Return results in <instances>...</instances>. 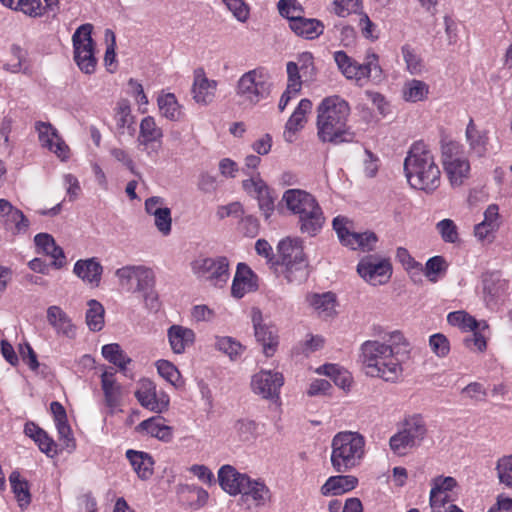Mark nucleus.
<instances>
[{"label": "nucleus", "mask_w": 512, "mask_h": 512, "mask_svg": "<svg viewBox=\"0 0 512 512\" xmlns=\"http://www.w3.org/2000/svg\"><path fill=\"white\" fill-rule=\"evenodd\" d=\"M316 112L317 136L321 142L339 145L354 141L355 133L348 125L350 106L346 100L337 95L328 96L320 102Z\"/></svg>", "instance_id": "f257e3e1"}, {"label": "nucleus", "mask_w": 512, "mask_h": 512, "mask_svg": "<svg viewBox=\"0 0 512 512\" xmlns=\"http://www.w3.org/2000/svg\"><path fill=\"white\" fill-rule=\"evenodd\" d=\"M404 172L409 185L427 194L435 192L441 184V171L430 148L415 142L404 160Z\"/></svg>", "instance_id": "f03ea898"}, {"label": "nucleus", "mask_w": 512, "mask_h": 512, "mask_svg": "<svg viewBox=\"0 0 512 512\" xmlns=\"http://www.w3.org/2000/svg\"><path fill=\"white\" fill-rule=\"evenodd\" d=\"M359 361L365 374L386 382H396L403 367L392 346L380 340L364 341L359 349Z\"/></svg>", "instance_id": "7ed1b4c3"}, {"label": "nucleus", "mask_w": 512, "mask_h": 512, "mask_svg": "<svg viewBox=\"0 0 512 512\" xmlns=\"http://www.w3.org/2000/svg\"><path fill=\"white\" fill-rule=\"evenodd\" d=\"M287 210L298 218L299 229L309 236H316L323 228L324 212L311 193L302 189H288L282 195Z\"/></svg>", "instance_id": "20e7f679"}, {"label": "nucleus", "mask_w": 512, "mask_h": 512, "mask_svg": "<svg viewBox=\"0 0 512 512\" xmlns=\"http://www.w3.org/2000/svg\"><path fill=\"white\" fill-rule=\"evenodd\" d=\"M365 438L359 432L342 431L332 439L331 463L337 472L358 466L365 455Z\"/></svg>", "instance_id": "39448f33"}, {"label": "nucleus", "mask_w": 512, "mask_h": 512, "mask_svg": "<svg viewBox=\"0 0 512 512\" xmlns=\"http://www.w3.org/2000/svg\"><path fill=\"white\" fill-rule=\"evenodd\" d=\"M441 162L452 188H460L470 179L471 163L462 143L453 140L442 141Z\"/></svg>", "instance_id": "423d86ee"}, {"label": "nucleus", "mask_w": 512, "mask_h": 512, "mask_svg": "<svg viewBox=\"0 0 512 512\" xmlns=\"http://www.w3.org/2000/svg\"><path fill=\"white\" fill-rule=\"evenodd\" d=\"M271 89L269 71L264 67H256L240 76L236 83L235 94L242 105L254 107L269 97Z\"/></svg>", "instance_id": "0eeeda50"}, {"label": "nucleus", "mask_w": 512, "mask_h": 512, "mask_svg": "<svg viewBox=\"0 0 512 512\" xmlns=\"http://www.w3.org/2000/svg\"><path fill=\"white\" fill-rule=\"evenodd\" d=\"M333 57L341 73L360 86L366 84L371 77H380L382 74L379 56L373 49L366 51L363 63L357 62L344 51L334 52Z\"/></svg>", "instance_id": "6e6552de"}, {"label": "nucleus", "mask_w": 512, "mask_h": 512, "mask_svg": "<svg viewBox=\"0 0 512 512\" xmlns=\"http://www.w3.org/2000/svg\"><path fill=\"white\" fill-rule=\"evenodd\" d=\"M281 263L285 267V278L289 282L301 283L308 277V265L298 239H284L278 244Z\"/></svg>", "instance_id": "1a4fd4ad"}, {"label": "nucleus", "mask_w": 512, "mask_h": 512, "mask_svg": "<svg viewBox=\"0 0 512 512\" xmlns=\"http://www.w3.org/2000/svg\"><path fill=\"white\" fill-rule=\"evenodd\" d=\"M119 287L127 293H141L155 285L153 270L145 265H125L115 271Z\"/></svg>", "instance_id": "9d476101"}, {"label": "nucleus", "mask_w": 512, "mask_h": 512, "mask_svg": "<svg viewBox=\"0 0 512 512\" xmlns=\"http://www.w3.org/2000/svg\"><path fill=\"white\" fill-rule=\"evenodd\" d=\"M92 25L79 26L72 36L74 60L79 69L85 74H92L96 70L94 42L92 39Z\"/></svg>", "instance_id": "9b49d317"}, {"label": "nucleus", "mask_w": 512, "mask_h": 512, "mask_svg": "<svg viewBox=\"0 0 512 512\" xmlns=\"http://www.w3.org/2000/svg\"><path fill=\"white\" fill-rule=\"evenodd\" d=\"M193 273L211 286L222 288L229 278V261L226 257L200 258L191 264Z\"/></svg>", "instance_id": "f8f14e48"}, {"label": "nucleus", "mask_w": 512, "mask_h": 512, "mask_svg": "<svg viewBox=\"0 0 512 512\" xmlns=\"http://www.w3.org/2000/svg\"><path fill=\"white\" fill-rule=\"evenodd\" d=\"M332 225L341 244L352 250L371 251L378 242L377 235L372 231L361 233L351 231L352 223L344 216L335 217Z\"/></svg>", "instance_id": "ddd939ff"}, {"label": "nucleus", "mask_w": 512, "mask_h": 512, "mask_svg": "<svg viewBox=\"0 0 512 512\" xmlns=\"http://www.w3.org/2000/svg\"><path fill=\"white\" fill-rule=\"evenodd\" d=\"M357 272L370 285L379 286L391 278L392 265L387 258L380 255H367L359 261Z\"/></svg>", "instance_id": "4468645a"}, {"label": "nucleus", "mask_w": 512, "mask_h": 512, "mask_svg": "<svg viewBox=\"0 0 512 512\" xmlns=\"http://www.w3.org/2000/svg\"><path fill=\"white\" fill-rule=\"evenodd\" d=\"M135 397L142 407L155 413L166 411L170 403L168 394L164 391H157L156 385L149 379L139 382Z\"/></svg>", "instance_id": "2eb2a0df"}, {"label": "nucleus", "mask_w": 512, "mask_h": 512, "mask_svg": "<svg viewBox=\"0 0 512 512\" xmlns=\"http://www.w3.org/2000/svg\"><path fill=\"white\" fill-rule=\"evenodd\" d=\"M242 187L244 191L257 199L258 206L265 219L274 212V198L271 196L270 188L267 183L262 179L260 173H253L250 178L243 180Z\"/></svg>", "instance_id": "dca6fc26"}, {"label": "nucleus", "mask_w": 512, "mask_h": 512, "mask_svg": "<svg viewBox=\"0 0 512 512\" xmlns=\"http://www.w3.org/2000/svg\"><path fill=\"white\" fill-rule=\"evenodd\" d=\"M251 319L254 327L255 337L263 346V352L271 357L278 346V330L275 325L266 323L260 309L253 308Z\"/></svg>", "instance_id": "f3484780"}, {"label": "nucleus", "mask_w": 512, "mask_h": 512, "mask_svg": "<svg viewBox=\"0 0 512 512\" xmlns=\"http://www.w3.org/2000/svg\"><path fill=\"white\" fill-rule=\"evenodd\" d=\"M284 384V377L280 372L261 370L253 375L251 380L252 391L264 399H278L280 389Z\"/></svg>", "instance_id": "a211bd4d"}, {"label": "nucleus", "mask_w": 512, "mask_h": 512, "mask_svg": "<svg viewBox=\"0 0 512 512\" xmlns=\"http://www.w3.org/2000/svg\"><path fill=\"white\" fill-rule=\"evenodd\" d=\"M35 130L42 147L47 148L62 161L69 158V147L51 123L38 121L35 123Z\"/></svg>", "instance_id": "6ab92c4d"}, {"label": "nucleus", "mask_w": 512, "mask_h": 512, "mask_svg": "<svg viewBox=\"0 0 512 512\" xmlns=\"http://www.w3.org/2000/svg\"><path fill=\"white\" fill-rule=\"evenodd\" d=\"M218 82L209 79L203 69L194 71V79L191 88L193 100L200 105H209L214 101Z\"/></svg>", "instance_id": "aec40b11"}, {"label": "nucleus", "mask_w": 512, "mask_h": 512, "mask_svg": "<svg viewBox=\"0 0 512 512\" xmlns=\"http://www.w3.org/2000/svg\"><path fill=\"white\" fill-rule=\"evenodd\" d=\"M457 486V481L450 476H438L432 480L429 502L433 510H440L446 504L451 503L452 490Z\"/></svg>", "instance_id": "412c9836"}, {"label": "nucleus", "mask_w": 512, "mask_h": 512, "mask_svg": "<svg viewBox=\"0 0 512 512\" xmlns=\"http://www.w3.org/2000/svg\"><path fill=\"white\" fill-rule=\"evenodd\" d=\"M46 318L58 336L69 339L76 337V326L61 307L57 305L49 306L46 311Z\"/></svg>", "instance_id": "4be33fe9"}, {"label": "nucleus", "mask_w": 512, "mask_h": 512, "mask_svg": "<svg viewBox=\"0 0 512 512\" xmlns=\"http://www.w3.org/2000/svg\"><path fill=\"white\" fill-rule=\"evenodd\" d=\"M312 109V102L307 99H301L295 108L292 115L289 117L285 124V130L283 133L285 141L292 143L294 141L295 134L300 131L306 123V115Z\"/></svg>", "instance_id": "5701e85b"}, {"label": "nucleus", "mask_w": 512, "mask_h": 512, "mask_svg": "<svg viewBox=\"0 0 512 512\" xmlns=\"http://www.w3.org/2000/svg\"><path fill=\"white\" fill-rule=\"evenodd\" d=\"M73 272L83 282L97 287L101 281L103 267L97 258L92 257L76 261Z\"/></svg>", "instance_id": "b1692460"}, {"label": "nucleus", "mask_w": 512, "mask_h": 512, "mask_svg": "<svg viewBox=\"0 0 512 512\" xmlns=\"http://www.w3.org/2000/svg\"><path fill=\"white\" fill-rule=\"evenodd\" d=\"M217 476L220 487L231 496L240 494L242 483L245 482L244 478L248 477L247 474L238 472L235 467L229 464L221 466Z\"/></svg>", "instance_id": "393cba45"}, {"label": "nucleus", "mask_w": 512, "mask_h": 512, "mask_svg": "<svg viewBox=\"0 0 512 512\" xmlns=\"http://www.w3.org/2000/svg\"><path fill=\"white\" fill-rule=\"evenodd\" d=\"M240 494L250 498L256 506H265L271 500V491L261 479L244 478Z\"/></svg>", "instance_id": "a878e982"}, {"label": "nucleus", "mask_w": 512, "mask_h": 512, "mask_svg": "<svg viewBox=\"0 0 512 512\" xmlns=\"http://www.w3.org/2000/svg\"><path fill=\"white\" fill-rule=\"evenodd\" d=\"M167 338L173 353L182 354L188 347L193 345L195 332L191 328L174 324L168 328Z\"/></svg>", "instance_id": "bb28decb"}, {"label": "nucleus", "mask_w": 512, "mask_h": 512, "mask_svg": "<svg viewBox=\"0 0 512 512\" xmlns=\"http://www.w3.org/2000/svg\"><path fill=\"white\" fill-rule=\"evenodd\" d=\"M53 414L55 426L59 435V440L63 446L69 450L75 448V439L73 437L70 425L67 421V414L64 407L59 402H52L50 405Z\"/></svg>", "instance_id": "cd10ccee"}, {"label": "nucleus", "mask_w": 512, "mask_h": 512, "mask_svg": "<svg viewBox=\"0 0 512 512\" xmlns=\"http://www.w3.org/2000/svg\"><path fill=\"white\" fill-rule=\"evenodd\" d=\"M253 271L244 263L237 265V270L231 286V294L235 298H242L245 294L257 288Z\"/></svg>", "instance_id": "c85d7f7f"}, {"label": "nucleus", "mask_w": 512, "mask_h": 512, "mask_svg": "<svg viewBox=\"0 0 512 512\" xmlns=\"http://www.w3.org/2000/svg\"><path fill=\"white\" fill-rule=\"evenodd\" d=\"M500 227L499 207L496 204H490L484 211V219L474 227V235L484 241L493 236Z\"/></svg>", "instance_id": "c756f323"}, {"label": "nucleus", "mask_w": 512, "mask_h": 512, "mask_svg": "<svg viewBox=\"0 0 512 512\" xmlns=\"http://www.w3.org/2000/svg\"><path fill=\"white\" fill-rule=\"evenodd\" d=\"M465 139L470 151L478 157H484L488 151V131L480 130L470 119L465 130Z\"/></svg>", "instance_id": "7c9ffc66"}, {"label": "nucleus", "mask_w": 512, "mask_h": 512, "mask_svg": "<svg viewBox=\"0 0 512 512\" xmlns=\"http://www.w3.org/2000/svg\"><path fill=\"white\" fill-rule=\"evenodd\" d=\"M290 29L299 37L314 40L323 34L325 26L315 18H305L303 15L289 24Z\"/></svg>", "instance_id": "2f4dec72"}, {"label": "nucleus", "mask_w": 512, "mask_h": 512, "mask_svg": "<svg viewBox=\"0 0 512 512\" xmlns=\"http://www.w3.org/2000/svg\"><path fill=\"white\" fill-rule=\"evenodd\" d=\"M160 115L170 121L178 122L184 117L183 106L174 93L162 91L157 97Z\"/></svg>", "instance_id": "473e14b6"}, {"label": "nucleus", "mask_w": 512, "mask_h": 512, "mask_svg": "<svg viewBox=\"0 0 512 512\" xmlns=\"http://www.w3.org/2000/svg\"><path fill=\"white\" fill-rule=\"evenodd\" d=\"M137 431L145 432L163 442H169L173 438L172 428L165 424V420L161 416H153L143 420L138 424Z\"/></svg>", "instance_id": "72a5a7b5"}, {"label": "nucleus", "mask_w": 512, "mask_h": 512, "mask_svg": "<svg viewBox=\"0 0 512 512\" xmlns=\"http://www.w3.org/2000/svg\"><path fill=\"white\" fill-rule=\"evenodd\" d=\"M100 379L105 404L113 411L120 404L121 386L116 381L115 373L112 371L105 370Z\"/></svg>", "instance_id": "f704fd0d"}, {"label": "nucleus", "mask_w": 512, "mask_h": 512, "mask_svg": "<svg viewBox=\"0 0 512 512\" xmlns=\"http://www.w3.org/2000/svg\"><path fill=\"white\" fill-rule=\"evenodd\" d=\"M430 86L423 80L416 78L408 79L401 88V97L405 102L418 103L428 99Z\"/></svg>", "instance_id": "c9c22d12"}, {"label": "nucleus", "mask_w": 512, "mask_h": 512, "mask_svg": "<svg viewBox=\"0 0 512 512\" xmlns=\"http://www.w3.org/2000/svg\"><path fill=\"white\" fill-rule=\"evenodd\" d=\"M34 242L39 252L49 255L53 259L52 264L54 267L61 268L64 265V252L61 247L56 245L51 235L39 233L34 237Z\"/></svg>", "instance_id": "e433bc0d"}, {"label": "nucleus", "mask_w": 512, "mask_h": 512, "mask_svg": "<svg viewBox=\"0 0 512 512\" xmlns=\"http://www.w3.org/2000/svg\"><path fill=\"white\" fill-rule=\"evenodd\" d=\"M126 457L140 479L147 480L152 476L154 461L148 453L129 449Z\"/></svg>", "instance_id": "4c0bfd02"}, {"label": "nucleus", "mask_w": 512, "mask_h": 512, "mask_svg": "<svg viewBox=\"0 0 512 512\" xmlns=\"http://www.w3.org/2000/svg\"><path fill=\"white\" fill-rule=\"evenodd\" d=\"M358 483V479L351 475L331 476L321 487V493L324 496L341 495L353 490Z\"/></svg>", "instance_id": "58836bf2"}, {"label": "nucleus", "mask_w": 512, "mask_h": 512, "mask_svg": "<svg viewBox=\"0 0 512 512\" xmlns=\"http://www.w3.org/2000/svg\"><path fill=\"white\" fill-rule=\"evenodd\" d=\"M163 131L157 125L156 120L152 116L144 117L140 122V131L138 142L140 145L149 147L153 143H161Z\"/></svg>", "instance_id": "ea45409f"}, {"label": "nucleus", "mask_w": 512, "mask_h": 512, "mask_svg": "<svg viewBox=\"0 0 512 512\" xmlns=\"http://www.w3.org/2000/svg\"><path fill=\"white\" fill-rule=\"evenodd\" d=\"M400 429L416 447L421 444L427 433L425 421L420 415L405 418Z\"/></svg>", "instance_id": "a19ab883"}, {"label": "nucleus", "mask_w": 512, "mask_h": 512, "mask_svg": "<svg viewBox=\"0 0 512 512\" xmlns=\"http://www.w3.org/2000/svg\"><path fill=\"white\" fill-rule=\"evenodd\" d=\"M307 302L320 317L327 318L335 314L336 297L331 292L308 295Z\"/></svg>", "instance_id": "79ce46f5"}, {"label": "nucleus", "mask_w": 512, "mask_h": 512, "mask_svg": "<svg viewBox=\"0 0 512 512\" xmlns=\"http://www.w3.org/2000/svg\"><path fill=\"white\" fill-rule=\"evenodd\" d=\"M447 321L450 325L464 331L486 330L488 328L486 321H477L473 316L462 310L450 312Z\"/></svg>", "instance_id": "37998d69"}, {"label": "nucleus", "mask_w": 512, "mask_h": 512, "mask_svg": "<svg viewBox=\"0 0 512 512\" xmlns=\"http://www.w3.org/2000/svg\"><path fill=\"white\" fill-rule=\"evenodd\" d=\"M12 491L17 499L19 506L26 508L31 502V494L28 482L21 478L18 471H13L9 476Z\"/></svg>", "instance_id": "c03bdc74"}, {"label": "nucleus", "mask_w": 512, "mask_h": 512, "mask_svg": "<svg viewBox=\"0 0 512 512\" xmlns=\"http://www.w3.org/2000/svg\"><path fill=\"white\" fill-rule=\"evenodd\" d=\"M401 54L405 62L406 71L411 75H421L424 72L425 65L421 56L409 44L401 47Z\"/></svg>", "instance_id": "a18cd8bd"}, {"label": "nucleus", "mask_w": 512, "mask_h": 512, "mask_svg": "<svg viewBox=\"0 0 512 512\" xmlns=\"http://www.w3.org/2000/svg\"><path fill=\"white\" fill-rule=\"evenodd\" d=\"M101 352L102 356L107 361L117 366L121 371H124L127 365L131 362V358L127 356L117 343L104 345Z\"/></svg>", "instance_id": "49530a36"}, {"label": "nucleus", "mask_w": 512, "mask_h": 512, "mask_svg": "<svg viewBox=\"0 0 512 512\" xmlns=\"http://www.w3.org/2000/svg\"><path fill=\"white\" fill-rule=\"evenodd\" d=\"M104 307L97 300L88 301V309L86 311V324L91 331L97 332L104 327Z\"/></svg>", "instance_id": "de8ad7c7"}, {"label": "nucleus", "mask_w": 512, "mask_h": 512, "mask_svg": "<svg viewBox=\"0 0 512 512\" xmlns=\"http://www.w3.org/2000/svg\"><path fill=\"white\" fill-rule=\"evenodd\" d=\"M317 373L329 376L335 384L343 389L351 385V375L336 364H325L317 369Z\"/></svg>", "instance_id": "09e8293b"}, {"label": "nucleus", "mask_w": 512, "mask_h": 512, "mask_svg": "<svg viewBox=\"0 0 512 512\" xmlns=\"http://www.w3.org/2000/svg\"><path fill=\"white\" fill-rule=\"evenodd\" d=\"M215 347L231 360L238 359L245 350V347L238 340L230 336H217Z\"/></svg>", "instance_id": "8fccbe9b"}, {"label": "nucleus", "mask_w": 512, "mask_h": 512, "mask_svg": "<svg viewBox=\"0 0 512 512\" xmlns=\"http://www.w3.org/2000/svg\"><path fill=\"white\" fill-rule=\"evenodd\" d=\"M156 368L159 375L174 387L181 388L184 386V380L178 368L172 362L164 359L158 360Z\"/></svg>", "instance_id": "3c124183"}, {"label": "nucleus", "mask_w": 512, "mask_h": 512, "mask_svg": "<svg viewBox=\"0 0 512 512\" xmlns=\"http://www.w3.org/2000/svg\"><path fill=\"white\" fill-rule=\"evenodd\" d=\"M258 425L250 419H238L233 425V434L241 442L253 441L257 436Z\"/></svg>", "instance_id": "603ef678"}, {"label": "nucleus", "mask_w": 512, "mask_h": 512, "mask_svg": "<svg viewBox=\"0 0 512 512\" xmlns=\"http://www.w3.org/2000/svg\"><path fill=\"white\" fill-rule=\"evenodd\" d=\"M496 476L499 484L512 489V453L500 457L495 465Z\"/></svg>", "instance_id": "864d4df0"}, {"label": "nucleus", "mask_w": 512, "mask_h": 512, "mask_svg": "<svg viewBox=\"0 0 512 512\" xmlns=\"http://www.w3.org/2000/svg\"><path fill=\"white\" fill-rule=\"evenodd\" d=\"M436 230L445 243L457 244L460 242L458 227L451 219H443L436 224Z\"/></svg>", "instance_id": "5fc2aeb1"}, {"label": "nucleus", "mask_w": 512, "mask_h": 512, "mask_svg": "<svg viewBox=\"0 0 512 512\" xmlns=\"http://www.w3.org/2000/svg\"><path fill=\"white\" fill-rule=\"evenodd\" d=\"M7 7L21 11L30 17H38L45 13L41 0H15L13 6Z\"/></svg>", "instance_id": "6e6d98bb"}, {"label": "nucleus", "mask_w": 512, "mask_h": 512, "mask_svg": "<svg viewBox=\"0 0 512 512\" xmlns=\"http://www.w3.org/2000/svg\"><path fill=\"white\" fill-rule=\"evenodd\" d=\"M389 446L393 453L398 456H404L410 449L416 447L401 429L391 436Z\"/></svg>", "instance_id": "4d7b16f0"}, {"label": "nucleus", "mask_w": 512, "mask_h": 512, "mask_svg": "<svg viewBox=\"0 0 512 512\" xmlns=\"http://www.w3.org/2000/svg\"><path fill=\"white\" fill-rule=\"evenodd\" d=\"M277 7L280 15L289 20V24L304 13L303 7L296 0H280Z\"/></svg>", "instance_id": "13d9d810"}, {"label": "nucleus", "mask_w": 512, "mask_h": 512, "mask_svg": "<svg viewBox=\"0 0 512 512\" xmlns=\"http://www.w3.org/2000/svg\"><path fill=\"white\" fill-rule=\"evenodd\" d=\"M226 8L232 13L233 17L245 23L250 17V7L245 0H221Z\"/></svg>", "instance_id": "bf43d9fd"}, {"label": "nucleus", "mask_w": 512, "mask_h": 512, "mask_svg": "<svg viewBox=\"0 0 512 512\" xmlns=\"http://www.w3.org/2000/svg\"><path fill=\"white\" fill-rule=\"evenodd\" d=\"M358 27L365 39L374 42L379 38L377 25L371 21L367 13L362 11L359 12Z\"/></svg>", "instance_id": "052dcab7"}, {"label": "nucleus", "mask_w": 512, "mask_h": 512, "mask_svg": "<svg viewBox=\"0 0 512 512\" xmlns=\"http://www.w3.org/2000/svg\"><path fill=\"white\" fill-rule=\"evenodd\" d=\"M431 351L438 357H446L450 352V342L442 333H435L429 337Z\"/></svg>", "instance_id": "680f3d73"}, {"label": "nucleus", "mask_w": 512, "mask_h": 512, "mask_svg": "<svg viewBox=\"0 0 512 512\" xmlns=\"http://www.w3.org/2000/svg\"><path fill=\"white\" fill-rule=\"evenodd\" d=\"M133 117L131 108L127 100H121L117 103L115 111V121L119 129H124L132 124Z\"/></svg>", "instance_id": "e2e57ef3"}, {"label": "nucleus", "mask_w": 512, "mask_h": 512, "mask_svg": "<svg viewBox=\"0 0 512 512\" xmlns=\"http://www.w3.org/2000/svg\"><path fill=\"white\" fill-rule=\"evenodd\" d=\"M334 12L339 17H346L351 13H358L362 8V0H334Z\"/></svg>", "instance_id": "0e129e2a"}, {"label": "nucleus", "mask_w": 512, "mask_h": 512, "mask_svg": "<svg viewBox=\"0 0 512 512\" xmlns=\"http://www.w3.org/2000/svg\"><path fill=\"white\" fill-rule=\"evenodd\" d=\"M6 222L8 225H13L12 230L14 234L26 233L29 228V220L25 217L23 212L17 208L12 211L9 218H6Z\"/></svg>", "instance_id": "69168bd1"}, {"label": "nucleus", "mask_w": 512, "mask_h": 512, "mask_svg": "<svg viewBox=\"0 0 512 512\" xmlns=\"http://www.w3.org/2000/svg\"><path fill=\"white\" fill-rule=\"evenodd\" d=\"M239 230L248 237L254 238L258 235L260 224L253 215H243L238 224Z\"/></svg>", "instance_id": "338daca9"}, {"label": "nucleus", "mask_w": 512, "mask_h": 512, "mask_svg": "<svg viewBox=\"0 0 512 512\" xmlns=\"http://www.w3.org/2000/svg\"><path fill=\"white\" fill-rule=\"evenodd\" d=\"M154 217V224L157 230L163 235L168 236L172 229V217L170 208L165 209Z\"/></svg>", "instance_id": "774afa93"}]
</instances>
